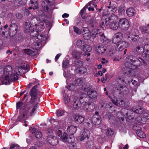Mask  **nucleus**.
Wrapping results in <instances>:
<instances>
[{
	"label": "nucleus",
	"instance_id": "nucleus-1",
	"mask_svg": "<svg viewBox=\"0 0 149 149\" xmlns=\"http://www.w3.org/2000/svg\"><path fill=\"white\" fill-rule=\"evenodd\" d=\"M22 67H17L13 72L12 67L8 65L5 67L0 66V77H4L2 82L5 84H8L12 81L17 80L18 75L22 72Z\"/></svg>",
	"mask_w": 149,
	"mask_h": 149
},
{
	"label": "nucleus",
	"instance_id": "nucleus-2",
	"mask_svg": "<svg viewBox=\"0 0 149 149\" xmlns=\"http://www.w3.org/2000/svg\"><path fill=\"white\" fill-rule=\"evenodd\" d=\"M31 26L29 23L26 22L24 26V31L25 33L31 32L30 35L33 37V39L34 41V44L33 45L34 49H38L42 45L44 46L45 43V42L46 38L45 36L42 35L38 34V33L36 31L33 30Z\"/></svg>",
	"mask_w": 149,
	"mask_h": 149
},
{
	"label": "nucleus",
	"instance_id": "nucleus-3",
	"mask_svg": "<svg viewBox=\"0 0 149 149\" xmlns=\"http://www.w3.org/2000/svg\"><path fill=\"white\" fill-rule=\"evenodd\" d=\"M134 56H130L127 57L126 59L127 66L124 67L122 70L123 73L124 74H126L129 73L130 74L131 71L132 69H134L135 68L134 67L139 66L141 65L142 62L145 65L147 64L146 62L141 58H139V59H136V60L133 59Z\"/></svg>",
	"mask_w": 149,
	"mask_h": 149
},
{
	"label": "nucleus",
	"instance_id": "nucleus-4",
	"mask_svg": "<svg viewBox=\"0 0 149 149\" xmlns=\"http://www.w3.org/2000/svg\"><path fill=\"white\" fill-rule=\"evenodd\" d=\"M40 17H42L41 16H40L39 20L36 18L33 17L32 18L30 21L31 24L33 26L35 25L37 28V29L40 31H42L45 28L43 22H45L47 25L49 23L48 20H46L44 18H41Z\"/></svg>",
	"mask_w": 149,
	"mask_h": 149
},
{
	"label": "nucleus",
	"instance_id": "nucleus-5",
	"mask_svg": "<svg viewBox=\"0 0 149 149\" xmlns=\"http://www.w3.org/2000/svg\"><path fill=\"white\" fill-rule=\"evenodd\" d=\"M83 96L80 97V102L82 104L84 109L87 112H91L95 109V105L92 102H87L86 101L89 100V98L88 97H86L84 100H83Z\"/></svg>",
	"mask_w": 149,
	"mask_h": 149
},
{
	"label": "nucleus",
	"instance_id": "nucleus-6",
	"mask_svg": "<svg viewBox=\"0 0 149 149\" xmlns=\"http://www.w3.org/2000/svg\"><path fill=\"white\" fill-rule=\"evenodd\" d=\"M118 19L117 16L115 15H112L109 17H106L104 16L101 20V26L103 28L104 26H107L109 24L117 22Z\"/></svg>",
	"mask_w": 149,
	"mask_h": 149
},
{
	"label": "nucleus",
	"instance_id": "nucleus-7",
	"mask_svg": "<svg viewBox=\"0 0 149 149\" xmlns=\"http://www.w3.org/2000/svg\"><path fill=\"white\" fill-rule=\"evenodd\" d=\"M149 47L148 45H144L143 47L137 46L136 47V50L139 55H142L144 58L147 59V57H149Z\"/></svg>",
	"mask_w": 149,
	"mask_h": 149
},
{
	"label": "nucleus",
	"instance_id": "nucleus-8",
	"mask_svg": "<svg viewBox=\"0 0 149 149\" xmlns=\"http://www.w3.org/2000/svg\"><path fill=\"white\" fill-rule=\"evenodd\" d=\"M61 140L68 144H71L73 148L75 146V143H74V138L72 137H69L68 135L66 133L64 132L60 137Z\"/></svg>",
	"mask_w": 149,
	"mask_h": 149
},
{
	"label": "nucleus",
	"instance_id": "nucleus-9",
	"mask_svg": "<svg viewBox=\"0 0 149 149\" xmlns=\"http://www.w3.org/2000/svg\"><path fill=\"white\" fill-rule=\"evenodd\" d=\"M92 36L94 38L100 36V40L102 42L105 43L110 42V40L107 39L103 33H101L99 30L94 29V32L92 33Z\"/></svg>",
	"mask_w": 149,
	"mask_h": 149
},
{
	"label": "nucleus",
	"instance_id": "nucleus-10",
	"mask_svg": "<svg viewBox=\"0 0 149 149\" xmlns=\"http://www.w3.org/2000/svg\"><path fill=\"white\" fill-rule=\"evenodd\" d=\"M119 28L122 30H127L130 24L128 20L125 18L120 19L118 22V26Z\"/></svg>",
	"mask_w": 149,
	"mask_h": 149
},
{
	"label": "nucleus",
	"instance_id": "nucleus-11",
	"mask_svg": "<svg viewBox=\"0 0 149 149\" xmlns=\"http://www.w3.org/2000/svg\"><path fill=\"white\" fill-rule=\"evenodd\" d=\"M17 30V25L16 24H11L9 26L8 34L9 36H13L16 34Z\"/></svg>",
	"mask_w": 149,
	"mask_h": 149
},
{
	"label": "nucleus",
	"instance_id": "nucleus-12",
	"mask_svg": "<svg viewBox=\"0 0 149 149\" xmlns=\"http://www.w3.org/2000/svg\"><path fill=\"white\" fill-rule=\"evenodd\" d=\"M37 86H34L31 90L30 95L31 96V103L36 102L37 99V95L38 91L36 89Z\"/></svg>",
	"mask_w": 149,
	"mask_h": 149
},
{
	"label": "nucleus",
	"instance_id": "nucleus-13",
	"mask_svg": "<svg viewBox=\"0 0 149 149\" xmlns=\"http://www.w3.org/2000/svg\"><path fill=\"white\" fill-rule=\"evenodd\" d=\"M117 10V7L116 5H113L111 6H107L103 12V14L106 15L108 14H111L114 13Z\"/></svg>",
	"mask_w": 149,
	"mask_h": 149
},
{
	"label": "nucleus",
	"instance_id": "nucleus-14",
	"mask_svg": "<svg viewBox=\"0 0 149 149\" xmlns=\"http://www.w3.org/2000/svg\"><path fill=\"white\" fill-rule=\"evenodd\" d=\"M129 46L128 43L123 40L117 43L116 46V49L118 51H121L123 49Z\"/></svg>",
	"mask_w": 149,
	"mask_h": 149
},
{
	"label": "nucleus",
	"instance_id": "nucleus-15",
	"mask_svg": "<svg viewBox=\"0 0 149 149\" xmlns=\"http://www.w3.org/2000/svg\"><path fill=\"white\" fill-rule=\"evenodd\" d=\"M82 35L84 38L86 40H89L90 39L91 37L94 38L92 36V34L91 35V33L89 30L88 28L86 27H83L82 28Z\"/></svg>",
	"mask_w": 149,
	"mask_h": 149
},
{
	"label": "nucleus",
	"instance_id": "nucleus-16",
	"mask_svg": "<svg viewBox=\"0 0 149 149\" xmlns=\"http://www.w3.org/2000/svg\"><path fill=\"white\" fill-rule=\"evenodd\" d=\"M47 141L50 144L53 146L57 145L58 142V139L52 134L48 135L47 136Z\"/></svg>",
	"mask_w": 149,
	"mask_h": 149
},
{
	"label": "nucleus",
	"instance_id": "nucleus-17",
	"mask_svg": "<svg viewBox=\"0 0 149 149\" xmlns=\"http://www.w3.org/2000/svg\"><path fill=\"white\" fill-rule=\"evenodd\" d=\"M87 95L85 94H83L80 97L79 99H78L77 97L75 96L73 99V108L75 110H78L80 108V106L79 101H80V97L83 96V100H84L85 96Z\"/></svg>",
	"mask_w": 149,
	"mask_h": 149
},
{
	"label": "nucleus",
	"instance_id": "nucleus-18",
	"mask_svg": "<svg viewBox=\"0 0 149 149\" xmlns=\"http://www.w3.org/2000/svg\"><path fill=\"white\" fill-rule=\"evenodd\" d=\"M123 38V34L120 32H118L116 33L113 36L112 39V42L116 44L121 41Z\"/></svg>",
	"mask_w": 149,
	"mask_h": 149
},
{
	"label": "nucleus",
	"instance_id": "nucleus-19",
	"mask_svg": "<svg viewBox=\"0 0 149 149\" xmlns=\"http://www.w3.org/2000/svg\"><path fill=\"white\" fill-rule=\"evenodd\" d=\"M126 38L128 41L133 42L138 41L140 39V37L138 35H134L132 33L127 36Z\"/></svg>",
	"mask_w": 149,
	"mask_h": 149
},
{
	"label": "nucleus",
	"instance_id": "nucleus-20",
	"mask_svg": "<svg viewBox=\"0 0 149 149\" xmlns=\"http://www.w3.org/2000/svg\"><path fill=\"white\" fill-rule=\"evenodd\" d=\"M90 131L86 129L83 130L82 133L80 136V141H83L86 139H88L90 136Z\"/></svg>",
	"mask_w": 149,
	"mask_h": 149
},
{
	"label": "nucleus",
	"instance_id": "nucleus-21",
	"mask_svg": "<svg viewBox=\"0 0 149 149\" xmlns=\"http://www.w3.org/2000/svg\"><path fill=\"white\" fill-rule=\"evenodd\" d=\"M149 119V114L147 113H144L142 114V117H138L136 118L137 121H139L141 123L144 124L147 120Z\"/></svg>",
	"mask_w": 149,
	"mask_h": 149
},
{
	"label": "nucleus",
	"instance_id": "nucleus-22",
	"mask_svg": "<svg viewBox=\"0 0 149 149\" xmlns=\"http://www.w3.org/2000/svg\"><path fill=\"white\" fill-rule=\"evenodd\" d=\"M91 120L93 123L96 125H99L101 122V118L100 116H93Z\"/></svg>",
	"mask_w": 149,
	"mask_h": 149
},
{
	"label": "nucleus",
	"instance_id": "nucleus-23",
	"mask_svg": "<svg viewBox=\"0 0 149 149\" xmlns=\"http://www.w3.org/2000/svg\"><path fill=\"white\" fill-rule=\"evenodd\" d=\"M75 122L78 124L83 123L84 120V118L82 116L79 115H75L74 117Z\"/></svg>",
	"mask_w": 149,
	"mask_h": 149
},
{
	"label": "nucleus",
	"instance_id": "nucleus-24",
	"mask_svg": "<svg viewBox=\"0 0 149 149\" xmlns=\"http://www.w3.org/2000/svg\"><path fill=\"white\" fill-rule=\"evenodd\" d=\"M112 101L113 104L116 105L120 106L123 102V100L115 97L112 98Z\"/></svg>",
	"mask_w": 149,
	"mask_h": 149
},
{
	"label": "nucleus",
	"instance_id": "nucleus-25",
	"mask_svg": "<svg viewBox=\"0 0 149 149\" xmlns=\"http://www.w3.org/2000/svg\"><path fill=\"white\" fill-rule=\"evenodd\" d=\"M77 130V127L73 125L68 126L67 128V132L70 134L73 135L75 133Z\"/></svg>",
	"mask_w": 149,
	"mask_h": 149
},
{
	"label": "nucleus",
	"instance_id": "nucleus-26",
	"mask_svg": "<svg viewBox=\"0 0 149 149\" xmlns=\"http://www.w3.org/2000/svg\"><path fill=\"white\" fill-rule=\"evenodd\" d=\"M28 114L27 111L25 110L23 113L20 114L18 117L17 120L18 121H23L25 120Z\"/></svg>",
	"mask_w": 149,
	"mask_h": 149
},
{
	"label": "nucleus",
	"instance_id": "nucleus-27",
	"mask_svg": "<svg viewBox=\"0 0 149 149\" xmlns=\"http://www.w3.org/2000/svg\"><path fill=\"white\" fill-rule=\"evenodd\" d=\"M38 105V104H36L35 106H34L29 110V113L27 111V116H32L36 113V111L37 109V107Z\"/></svg>",
	"mask_w": 149,
	"mask_h": 149
},
{
	"label": "nucleus",
	"instance_id": "nucleus-28",
	"mask_svg": "<svg viewBox=\"0 0 149 149\" xmlns=\"http://www.w3.org/2000/svg\"><path fill=\"white\" fill-rule=\"evenodd\" d=\"M86 44L84 41L80 39L77 40L76 42V45L77 47L81 50L85 47Z\"/></svg>",
	"mask_w": 149,
	"mask_h": 149
},
{
	"label": "nucleus",
	"instance_id": "nucleus-29",
	"mask_svg": "<svg viewBox=\"0 0 149 149\" xmlns=\"http://www.w3.org/2000/svg\"><path fill=\"white\" fill-rule=\"evenodd\" d=\"M47 2L49 4H48V6H46V9L49 13L52 14V10L54 9V6L52 3H51V2L49 1H48Z\"/></svg>",
	"mask_w": 149,
	"mask_h": 149
},
{
	"label": "nucleus",
	"instance_id": "nucleus-30",
	"mask_svg": "<svg viewBox=\"0 0 149 149\" xmlns=\"http://www.w3.org/2000/svg\"><path fill=\"white\" fill-rule=\"evenodd\" d=\"M116 86H117L116 87V88L119 91L123 93H126L125 91H127L128 89L125 86H122L119 84L117 85Z\"/></svg>",
	"mask_w": 149,
	"mask_h": 149
},
{
	"label": "nucleus",
	"instance_id": "nucleus-31",
	"mask_svg": "<svg viewBox=\"0 0 149 149\" xmlns=\"http://www.w3.org/2000/svg\"><path fill=\"white\" fill-rule=\"evenodd\" d=\"M132 110L133 111L138 114L141 113L143 111V109L139 106H137L135 107H133L132 108Z\"/></svg>",
	"mask_w": 149,
	"mask_h": 149
},
{
	"label": "nucleus",
	"instance_id": "nucleus-32",
	"mask_svg": "<svg viewBox=\"0 0 149 149\" xmlns=\"http://www.w3.org/2000/svg\"><path fill=\"white\" fill-rule=\"evenodd\" d=\"M30 3L31 6L33 7V10L38 8V0H31Z\"/></svg>",
	"mask_w": 149,
	"mask_h": 149
},
{
	"label": "nucleus",
	"instance_id": "nucleus-33",
	"mask_svg": "<svg viewBox=\"0 0 149 149\" xmlns=\"http://www.w3.org/2000/svg\"><path fill=\"white\" fill-rule=\"evenodd\" d=\"M126 13L127 15L129 17L132 16L135 13V11L134 9L132 8H129L126 10Z\"/></svg>",
	"mask_w": 149,
	"mask_h": 149
},
{
	"label": "nucleus",
	"instance_id": "nucleus-34",
	"mask_svg": "<svg viewBox=\"0 0 149 149\" xmlns=\"http://www.w3.org/2000/svg\"><path fill=\"white\" fill-rule=\"evenodd\" d=\"M141 122L138 121V123H136L135 125H134L132 128L133 129L136 131L140 130L142 127V125L141 124Z\"/></svg>",
	"mask_w": 149,
	"mask_h": 149
},
{
	"label": "nucleus",
	"instance_id": "nucleus-35",
	"mask_svg": "<svg viewBox=\"0 0 149 149\" xmlns=\"http://www.w3.org/2000/svg\"><path fill=\"white\" fill-rule=\"evenodd\" d=\"M97 52L98 53L102 54L106 51V49L103 45H98L96 47Z\"/></svg>",
	"mask_w": 149,
	"mask_h": 149
},
{
	"label": "nucleus",
	"instance_id": "nucleus-36",
	"mask_svg": "<svg viewBox=\"0 0 149 149\" xmlns=\"http://www.w3.org/2000/svg\"><path fill=\"white\" fill-rule=\"evenodd\" d=\"M87 93L89 97L91 98H95L97 95L96 92L95 91H89Z\"/></svg>",
	"mask_w": 149,
	"mask_h": 149
},
{
	"label": "nucleus",
	"instance_id": "nucleus-37",
	"mask_svg": "<svg viewBox=\"0 0 149 149\" xmlns=\"http://www.w3.org/2000/svg\"><path fill=\"white\" fill-rule=\"evenodd\" d=\"M63 75L64 77L66 79V82L67 83L69 82V80L71 79L70 81H72V75L69 74L66 71H64Z\"/></svg>",
	"mask_w": 149,
	"mask_h": 149
},
{
	"label": "nucleus",
	"instance_id": "nucleus-38",
	"mask_svg": "<svg viewBox=\"0 0 149 149\" xmlns=\"http://www.w3.org/2000/svg\"><path fill=\"white\" fill-rule=\"evenodd\" d=\"M81 53L80 52L77 51H74L72 52L73 57L76 59L80 58Z\"/></svg>",
	"mask_w": 149,
	"mask_h": 149
},
{
	"label": "nucleus",
	"instance_id": "nucleus-39",
	"mask_svg": "<svg viewBox=\"0 0 149 149\" xmlns=\"http://www.w3.org/2000/svg\"><path fill=\"white\" fill-rule=\"evenodd\" d=\"M86 6H89L91 8V10L92 11H93L94 10V7H95L96 9L97 8V5L95 4V2L93 1H92L89 2L88 5H87Z\"/></svg>",
	"mask_w": 149,
	"mask_h": 149
},
{
	"label": "nucleus",
	"instance_id": "nucleus-40",
	"mask_svg": "<svg viewBox=\"0 0 149 149\" xmlns=\"http://www.w3.org/2000/svg\"><path fill=\"white\" fill-rule=\"evenodd\" d=\"M141 32L144 34L149 33V26L147 25L146 26H142L141 29Z\"/></svg>",
	"mask_w": 149,
	"mask_h": 149
},
{
	"label": "nucleus",
	"instance_id": "nucleus-41",
	"mask_svg": "<svg viewBox=\"0 0 149 149\" xmlns=\"http://www.w3.org/2000/svg\"><path fill=\"white\" fill-rule=\"evenodd\" d=\"M63 100L65 104L67 105L70 102V99L68 96L66 94H64L63 95Z\"/></svg>",
	"mask_w": 149,
	"mask_h": 149
},
{
	"label": "nucleus",
	"instance_id": "nucleus-42",
	"mask_svg": "<svg viewBox=\"0 0 149 149\" xmlns=\"http://www.w3.org/2000/svg\"><path fill=\"white\" fill-rule=\"evenodd\" d=\"M24 52L26 54L31 56H34L36 54V53L34 51L30 49H25Z\"/></svg>",
	"mask_w": 149,
	"mask_h": 149
},
{
	"label": "nucleus",
	"instance_id": "nucleus-43",
	"mask_svg": "<svg viewBox=\"0 0 149 149\" xmlns=\"http://www.w3.org/2000/svg\"><path fill=\"white\" fill-rule=\"evenodd\" d=\"M137 136L142 138H144L146 137V134L144 132L141 130H137L136 132Z\"/></svg>",
	"mask_w": 149,
	"mask_h": 149
},
{
	"label": "nucleus",
	"instance_id": "nucleus-44",
	"mask_svg": "<svg viewBox=\"0 0 149 149\" xmlns=\"http://www.w3.org/2000/svg\"><path fill=\"white\" fill-rule=\"evenodd\" d=\"M110 27L113 30H116L117 29L119 28L118 26V24H117L116 22H113L111 24H109Z\"/></svg>",
	"mask_w": 149,
	"mask_h": 149
},
{
	"label": "nucleus",
	"instance_id": "nucleus-45",
	"mask_svg": "<svg viewBox=\"0 0 149 149\" xmlns=\"http://www.w3.org/2000/svg\"><path fill=\"white\" fill-rule=\"evenodd\" d=\"M92 48L91 47L88 45L86 44V46L84 47L82 50L84 52L87 53H89L92 50Z\"/></svg>",
	"mask_w": 149,
	"mask_h": 149
},
{
	"label": "nucleus",
	"instance_id": "nucleus-46",
	"mask_svg": "<svg viewBox=\"0 0 149 149\" xmlns=\"http://www.w3.org/2000/svg\"><path fill=\"white\" fill-rule=\"evenodd\" d=\"M74 31L78 35H80L81 33H82V29L81 30L78 27L74 26L73 27Z\"/></svg>",
	"mask_w": 149,
	"mask_h": 149
},
{
	"label": "nucleus",
	"instance_id": "nucleus-47",
	"mask_svg": "<svg viewBox=\"0 0 149 149\" xmlns=\"http://www.w3.org/2000/svg\"><path fill=\"white\" fill-rule=\"evenodd\" d=\"M117 116L120 121H123L124 120V116L121 112H118L117 114Z\"/></svg>",
	"mask_w": 149,
	"mask_h": 149
},
{
	"label": "nucleus",
	"instance_id": "nucleus-48",
	"mask_svg": "<svg viewBox=\"0 0 149 149\" xmlns=\"http://www.w3.org/2000/svg\"><path fill=\"white\" fill-rule=\"evenodd\" d=\"M82 80H81L79 79H75L74 82L73 83L75 86H79L82 84Z\"/></svg>",
	"mask_w": 149,
	"mask_h": 149
},
{
	"label": "nucleus",
	"instance_id": "nucleus-49",
	"mask_svg": "<svg viewBox=\"0 0 149 149\" xmlns=\"http://www.w3.org/2000/svg\"><path fill=\"white\" fill-rule=\"evenodd\" d=\"M87 6H86L81 11L80 13L81 15L83 18H85V12L86 9V8H87Z\"/></svg>",
	"mask_w": 149,
	"mask_h": 149
},
{
	"label": "nucleus",
	"instance_id": "nucleus-50",
	"mask_svg": "<svg viewBox=\"0 0 149 149\" xmlns=\"http://www.w3.org/2000/svg\"><path fill=\"white\" fill-rule=\"evenodd\" d=\"M78 71L79 73L81 74H84L86 72V69L85 67H81L77 70Z\"/></svg>",
	"mask_w": 149,
	"mask_h": 149
},
{
	"label": "nucleus",
	"instance_id": "nucleus-51",
	"mask_svg": "<svg viewBox=\"0 0 149 149\" xmlns=\"http://www.w3.org/2000/svg\"><path fill=\"white\" fill-rule=\"evenodd\" d=\"M25 104L22 102L19 101L18 102L17 104V109H19L20 107L22 108H23L24 107Z\"/></svg>",
	"mask_w": 149,
	"mask_h": 149
},
{
	"label": "nucleus",
	"instance_id": "nucleus-52",
	"mask_svg": "<svg viewBox=\"0 0 149 149\" xmlns=\"http://www.w3.org/2000/svg\"><path fill=\"white\" fill-rule=\"evenodd\" d=\"M65 88L69 90L72 91L75 88V86L73 83L72 84L70 83V84L66 86Z\"/></svg>",
	"mask_w": 149,
	"mask_h": 149
},
{
	"label": "nucleus",
	"instance_id": "nucleus-53",
	"mask_svg": "<svg viewBox=\"0 0 149 149\" xmlns=\"http://www.w3.org/2000/svg\"><path fill=\"white\" fill-rule=\"evenodd\" d=\"M69 65V61L68 60L64 61L62 64L63 67L65 68L68 67Z\"/></svg>",
	"mask_w": 149,
	"mask_h": 149
},
{
	"label": "nucleus",
	"instance_id": "nucleus-54",
	"mask_svg": "<svg viewBox=\"0 0 149 149\" xmlns=\"http://www.w3.org/2000/svg\"><path fill=\"white\" fill-rule=\"evenodd\" d=\"M56 113L57 116H61L64 114L65 112L63 110L60 109L56 111Z\"/></svg>",
	"mask_w": 149,
	"mask_h": 149
},
{
	"label": "nucleus",
	"instance_id": "nucleus-55",
	"mask_svg": "<svg viewBox=\"0 0 149 149\" xmlns=\"http://www.w3.org/2000/svg\"><path fill=\"white\" fill-rule=\"evenodd\" d=\"M129 104L130 103L128 102H124L123 101V102L122 103V105H120V106L124 108H127L129 107Z\"/></svg>",
	"mask_w": 149,
	"mask_h": 149
},
{
	"label": "nucleus",
	"instance_id": "nucleus-56",
	"mask_svg": "<svg viewBox=\"0 0 149 149\" xmlns=\"http://www.w3.org/2000/svg\"><path fill=\"white\" fill-rule=\"evenodd\" d=\"M118 11L119 15H122L125 12L124 9L121 6H119L118 8Z\"/></svg>",
	"mask_w": 149,
	"mask_h": 149
},
{
	"label": "nucleus",
	"instance_id": "nucleus-57",
	"mask_svg": "<svg viewBox=\"0 0 149 149\" xmlns=\"http://www.w3.org/2000/svg\"><path fill=\"white\" fill-rule=\"evenodd\" d=\"M88 19L89 20L88 21L90 24H92L93 23V24L96 23L95 22V18L94 16H93L92 17H89L88 18Z\"/></svg>",
	"mask_w": 149,
	"mask_h": 149
},
{
	"label": "nucleus",
	"instance_id": "nucleus-58",
	"mask_svg": "<svg viewBox=\"0 0 149 149\" xmlns=\"http://www.w3.org/2000/svg\"><path fill=\"white\" fill-rule=\"evenodd\" d=\"M107 114L108 118L110 121H111L114 120L115 118L114 116L111 113H108Z\"/></svg>",
	"mask_w": 149,
	"mask_h": 149
},
{
	"label": "nucleus",
	"instance_id": "nucleus-59",
	"mask_svg": "<svg viewBox=\"0 0 149 149\" xmlns=\"http://www.w3.org/2000/svg\"><path fill=\"white\" fill-rule=\"evenodd\" d=\"M114 132L111 129H108L106 131V134L107 135H111L113 134Z\"/></svg>",
	"mask_w": 149,
	"mask_h": 149
},
{
	"label": "nucleus",
	"instance_id": "nucleus-60",
	"mask_svg": "<svg viewBox=\"0 0 149 149\" xmlns=\"http://www.w3.org/2000/svg\"><path fill=\"white\" fill-rule=\"evenodd\" d=\"M76 65L77 67L80 68L81 67H83L84 62L83 61L78 60L77 61V63H76Z\"/></svg>",
	"mask_w": 149,
	"mask_h": 149
},
{
	"label": "nucleus",
	"instance_id": "nucleus-61",
	"mask_svg": "<svg viewBox=\"0 0 149 149\" xmlns=\"http://www.w3.org/2000/svg\"><path fill=\"white\" fill-rule=\"evenodd\" d=\"M23 70H27V71L29 70L30 68L29 65L27 64H24V65H22L21 66Z\"/></svg>",
	"mask_w": 149,
	"mask_h": 149
},
{
	"label": "nucleus",
	"instance_id": "nucleus-62",
	"mask_svg": "<svg viewBox=\"0 0 149 149\" xmlns=\"http://www.w3.org/2000/svg\"><path fill=\"white\" fill-rule=\"evenodd\" d=\"M56 134L58 136L60 137L63 134L62 132L60 129H57L56 131Z\"/></svg>",
	"mask_w": 149,
	"mask_h": 149
},
{
	"label": "nucleus",
	"instance_id": "nucleus-63",
	"mask_svg": "<svg viewBox=\"0 0 149 149\" xmlns=\"http://www.w3.org/2000/svg\"><path fill=\"white\" fill-rule=\"evenodd\" d=\"M9 149H19V146L17 145L12 144Z\"/></svg>",
	"mask_w": 149,
	"mask_h": 149
},
{
	"label": "nucleus",
	"instance_id": "nucleus-64",
	"mask_svg": "<svg viewBox=\"0 0 149 149\" xmlns=\"http://www.w3.org/2000/svg\"><path fill=\"white\" fill-rule=\"evenodd\" d=\"M36 136L37 138H40L42 136V134L41 132H38L36 133Z\"/></svg>",
	"mask_w": 149,
	"mask_h": 149
}]
</instances>
